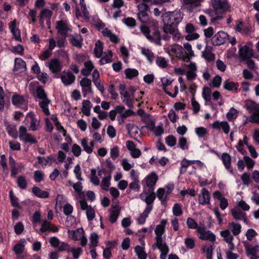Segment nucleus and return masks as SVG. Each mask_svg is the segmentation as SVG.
Returning <instances> with one entry per match:
<instances>
[{"label":"nucleus","mask_w":259,"mask_h":259,"mask_svg":"<svg viewBox=\"0 0 259 259\" xmlns=\"http://www.w3.org/2000/svg\"><path fill=\"white\" fill-rule=\"evenodd\" d=\"M197 235L200 239L213 242L215 240V236L209 230H206L204 225L199 226L197 230Z\"/></svg>","instance_id":"9d476101"},{"label":"nucleus","mask_w":259,"mask_h":259,"mask_svg":"<svg viewBox=\"0 0 259 259\" xmlns=\"http://www.w3.org/2000/svg\"><path fill=\"white\" fill-rule=\"evenodd\" d=\"M113 53L111 50H108L107 52L103 54L99 60V63L103 65L107 63H111L112 61Z\"/></svg>","instance_id":"c9c22d12"},{"label":"nucleus","mask_w":259,"mask_h":259,"mask_svg":"<svg viewBox=\"0 0 259 259\" xmlns=\"http://www.w3.org/2000/svg\"><path fill=\"white\" fill-rule=\"evenodd\" d=\"M80 11L78 8L76 9V16L77 18L79 17H82L85 19H89V13L88 10L87 6L85 7H81Z\"/></svg>","instance_id":"6e6d98bb"},{"label":"nucleus","mask_w":259,"mask_h":259,"mask_svg":"<svg viewBox=\"0 0 259 259\" xmlns=\"http://www.w3.org/2000/svg\"><path fill=\"white\" fill-rule=\"evenodd\" d=\"M102 33L103 36L109 38L111 41L113 42H118V38L117 36L114 34H113L109 29L105 28L102 30Z\"/></svg>","instance_id":"864d4df0"},{"label":"nucleus","mask_w":259,"mask_h":259,"mask_svg":"<svg viewBox=\"0 0 259 259\" xmlns=\"http://www.w3.org/2000/svg\"><path fill=\"white\" fill-rule=\"evenodd\" d=\"M139 13H138V17L139 20L141 22H145L147 21L148 19V11L149 10L148 6L145 3L139 4L137 6Z\"/></svg>","instance_id":"dca6fc26"},{"label":"nucleus","mask_w":259,"mask_h":259,"mask_svg":"<svg viewBox=\"0 0 259 259\" xmlns=\"http://www.w3.org/2000/svg\"><path fill=\"white\" fill-rule=\"evenodd\" d=\"M84 67L81 70V74L85 76H89L92 70L94 68V66L91 61H88L84 63Z\"/></svg>","instance_id":"a19ab883"},{"label":"nucleus","mask_w":259,"mask_h":259,"mask_svg":"<svg viewBox=\"0 0 259 259\" xmlns=\"http://www.w3.org/2000/svg\"><path fill=\"white\" fill-rule=\"evenodd\" d=\"M79 84L81 87V91L83 97H86L87 95L92 93V81L87 77L82 78L79 81Z\"/></svg>","instance_id":"f3484780"},{"label":"nucleus","mask_w":259,"mask_h":259,"mask_svg":"<svg viewBox=\"0 0 259 259\" xmlns=\"http://www.w3.org/2000/svg\"><path fill=\"white\" fill-rule=\"evenodd\" d=\"M248 141V139L246 135H244L243 140L240 139L238 141V144L235 146V148L238 150V151L242 154H244V153L246 152L245 150L243 148V146L245 145L247 147V145H249Z\"/></svg>","instance_id":"e433bc0d"},{"label":"nucleus","mask_w":259,"mask_h":259,"mask_svg":"<svg viewBox=\"0 0 259 259\" xmlns=\"http://www.w3.org/2000/svg\"><path fill=\"white\" fill-rule=\"evenodd\" d=\"M56 29L59 34L66 38L71 31V29L66 21L60 20L56 22Z\"/></svg>","instance_id":"9b49d317"},{"label":"nucleus","mask_w":259,"mask_h":259,"mask_svg":"<svg viewBox=\"0 0 259 259\" xmlns=\"http://www.w3.org/2000/svg\"><path fill=\"white\" fill-rule=\"evenodd\" d=\"M152 209V206H148V207H146L143 212L136 219L137 223L140 225L144 224Z\"/></svg>","instance_id":"c85d7f7f"},{"label":"nucleus","mask_w":259,"mask_h":259,"mask_svg":"<svg viewBox=\"0 0 259 259\" xmlns=\"http://www.w3.org/2000/svg\"><path fill=\"white\" fill-rule=\"evenodd\" d=\"M79 206L81 210L85 211L88 221H93L95 217V211L94 208L83 200H79Z\"/></svg>","instance_id":"f8f14e48"},{"label":"nucleus","mask_w":259,"mask_h":259,"mask_svg":"<svg viewBox=\"0 0 259 259\" xmlns=\"http://www.w3.org/2000/svg\"><path fill=\"white\" fill-rule=\"evenodd\" d=\"M125 74L126 78L128 79H132L133 78L139 75L138 71L134 68H128L125 70Z\"/></svg>","instance_id":"69168bd1"},{"label":"nucleus","mask_w":259,"mask_h":259,"mask_svg":"<svg viewBox=\"0 0 259 259\" xmlns=\"http://www.w3.org/2000/svg\"><path fill=\"white\" fill-rule=\"evenodd\" d=\"M156 247H157L161 252V254L160 255V258L166 259L167 254L169 252V248L167 245L166 243H165L157 245H153V249H155Z\"/></svg>","instance_id":"c756f323"},{"label":"nucleus","mask_w":259,"mask_h":259,"mask_svg":"<svg viewBox=\"0 0 259 259\" xmlns=\"http://www.w3.org/2000/svg\"><path fill=\"white\" fill-rule=\"evenodd\" d=\"M245 107L251 113L248 119L249 121L259 123V104L251 100H247L245 103Z\"/></svg>","instance_id":"7ed1b4c3"},{"label":"nucleus","mask_w":259,"mask_h":259,"mask_svg":"<svg viewBox=\"0 0 259 259\" xmlns=\"http://www.w3.org/2000/svg\"><path fill=\"white\" fill-rule=\"evenodd\" d=\"M32 192L35 196L40 198H47L49 196L47 191L42 190L37 187H33L32 189Z\"/></svg>","instance_id":"79ce46f5"},{"label":"nucleus","mask_w":259,"mask_h":259,"mask_svg":"<svg viewBox=\"0 0 259 259\" xmlns=\"http://www.w3.org/2000/svg\"><path fill=\"white\" fill-rule=\"evenodd\" d=\"M46 66L53 73L60 72L62 67L60 62L56 58L53 59L49 62L46 63Z\"/></svg>","instance_id":"b1692460"},{"label":"nucleus","mask_w":259,"mask_h":259,"mask_svg":"<svg viewBox=\"0 0 259 259\" xmlns=\"http://www.w3.org/2000/svg\"><path fill=\"white\" fill-rule=\"evenodd\" d=\"M222 160L225 168L230 174H233V170L231 167V158L230 155L227 153H223L222 155Z\"/></svg>","instance_id":"2f4dec72"},{"label":"nucleus","mask_w":259,"mask_h":259,"mask_svg":"<svg viewBox=\"0 0 259 259\" xmlns=\"http://www.w3.org/2000/svg\"><path fill=\"white\" fill-rule=\"evenodd\" d=\"M155 62L156 65L160 68H165L168 65V61L164 57L158 56L157 57Z\"/></svg>","instance_id":"052dcab7"},{"label":"nucleus","mask_w":259,"mask_h":259,"mask_svg":"<svg viewBox=\"0 0 259 259\" xmlns=\"http://www.w3.org/2000/svg\"><path fill=\"white\" fill-rule=\"evenodd\" d=\"M26 118L30 119V129L33 131H36L38 129L39 121L35 117L33 113L29 112L26 116Z\"/></svg>","instance_id":"7c9ffc66"},{"label":"nucleus","mask_w":259,"mask_h":259,"mask_svg":"<svg viewBox=\"0 0 259 259\" xmlns=\"http://www.w3.org/2000/svg\"><path fill=\"white\" fill-rule=\"evenodd\" d=\"M37 161L42 167H45L47 165H51L53 161L54 160V157L51 155L47 157L38 156L37 157Z\"/></svg>","instance_id":"72a5a7b5"},{"label":"nucleus","mask_w":259,"mask_h":259,"mask_svg":"<svg viewBox=\"0 0 259 259\" xmlns=\"http://www.w3.org/2000/svg\"><path fill=\"white\" fill-rule=\"evenodd\" d=\"M68 236L74 240H80V244L82 246L87 244L88 239L84 236V232L82 228H78L75 230H68Z\"/></svg>","instance_id":"6e6552de"},{"label":"nucleus","mask_w":259,"mask_h":259,"mask_svg":"<svg viewBox=\"0 0 259 259\" xmlns=\"http://www.w3.org/2000/svg\"><path fill=\"white\" fill-rule=\"evenodd\" d=\"M90 180L91 183L95 186H99L100 185V178L97 175V170L96 169H91Z\"/></svg>","instance_id":"680f3d73"},{"label":"nucleus","mask_w":259,"mask_h":259,"mask_svg":"<svg viewBox=\"0 0 259 259\" xmlns=\"http://www.w3.org/2000/svg\"><path fill=\"white\" fill-rule=\"evenodd\" d=\"M210 194L206 188H203L198 196V202L202 205L210 204Z\"/></svg>","instance_id":"5701e85b"},{"label":"nucleus","mask_w":259,"mask_h":259,"mask_svg":"<svg viewBox=\"0 0 259 259\" xmlns=\"http://www.w3.org/2000/svg\"><path fill=\"white\" fill-rule=\"evenodd\" d=\"M228 229L231 231L233 234L237 236L240 234L241 230V226L238 223H235L233 222L229 223L228 225Z\"/></svg>","instance_id":"37998d69"},{"label":"nucleus","mask_w":259,"mask_h":259,"mask_svg":"<svg viewBox=\"0 0 259 259\" xmlns=\"http://www.w3.org/2000/svg\"><path fill=\"white\" fill-rule=\"evenodd\" d=\"M239 87L237 83L231 81L229 80H226L224 83V88L230 91H236Z\"/></svg>","instance_id":"5fc2aeb1"},{"label":"nucleus","mask_w":259,"mask_h":259,"mask_svg":"<svg viewBox=\"0 0 259 259\" xmlns=\"http://www.w3.org/2000/svg\"><path fill=\"white\" fill-rule=\"evenodd\" d=\"M111 177L110 175H107L105 177H104L101 181L100 184L101 188L105 191L109 190L110 186V181Z\"/></svg>","instance_id":"3c124183"},{"label":"nucleus","mask_w":259,"mask_h":259,"mask_svg":"<svg viewBox=\"0 0 259 259\" xmlns=\"http://www.w3.org/2000/svg\"><path fill=\"white\" fill-rule=\"evenodd\" d=\"M19 138L21 141L25 142H28L33 144L36 143V141L34 137L28 133L27 132V128L23 125L19 127Z\"/></svg>","instance_id":"ddd939ff"},{"label":"nucleus","mask_w":259,"mask_h":259,"mask_svg":"<svg viewBox=\"0 0 259 259\" xmlns=\"http://www.w3.org/2000/svg\"><path fill=\"white\" fill-rule=\"evenodd\" d=\"M167 223V221L166 220L163 219L161 220L159 224L156 225L154 230L155 234V242L153 245H157L166 243L163 239L162 235L165 232V227Z\"/></svg>","instance_id":"423d86ee"},{"label":"nucleus","mask_w":259,"mask_h":259,"mask_svg":"<svg viewBox=\"0 0 259 259\" xmlns=\"http://www.w3.org/2000/svg\"><path fill=\"white\" fill-rule=\"evenodd\" d=\"M169 56L178 58L182 61L184 60L183 51L184 49L181 45L177 44H174L169 45L164 49Z\"/></svg>","instance_id":"0eeeda50"},{"label":"nucleus","mask_w":259,"mask_h":259,"mask_svg":"<svg viewBox=\"0 0 259 259\" xmlns=\"http://www.w3.org/2000/svg\"><path fill=\"white\" fill-rule=\"evenodd\" d=\"M238 116V112L236 109L232 107L226 114V118L229 121L235 120Z\"/></svg>","instance_id":"e2e57ef3"},{"label":"nucleus","mask_w":259,"mask_h":259,"mask_svg":"<svg viewBox=\"0 0 259 259\" xmlns=\"http://www.w3.org/2000/svg\"><path fill=\"white\" fill-rule=\"evenodd\" d=\"M158 177L155 173H151L145 178L146 185L149 188H152L156 184Z\"/></svg>","instance_id":"c03bdc74"},{"label":"nucleus","mask_w":259,"mask_h":259,"mask_svg":"<svg viewBox=\"0 0 259 259\" xmlns=\"http://www.w3.org/2000/svg\"><path fill=\"white\" fill-rule=\"evenodd\" d=\"M52 14V11L48 9H44L40 12L39 17L40 25L42 28H50L51 27V18Z\"/></svg>","instance_id":"1a4fd4ad"},{"label":"nucleus","mask_w":259,"mask_h":259,"mask_svg":"<svg viewBox=\"0 0 259 259\" xmlns=\"http://www.w3.org/2000/svg\"><path fill=\"white\" fill-rule=\"evenodd\" d=\"M211 3L216 14H223L230 11L231 6L227 0H212Z\"/></svg>","instance_id":"20e7f679"},{"label":"nucleus","mask_w":259,"mask_h":259,"mask_svg":"<svg viewBox=\"0 0 259 259\" xmlns=\"http://www.w3.org/2000/svg\"><path fill=\"white\" fill-rule=\"evenodd\" d=\"M19 25L18 22L16 19L8 24L9 28L13 38L18 41H21V31L18 28Z\"/></svg>","instance_id":"2eb2a0df"},{"label":"nucleus","mask_w":259,"mask_h":259,"mask_svg":"<svg viewBox=\"0 0 259 259\" xmlns=\"http://www.w3.org/2000/svg\"><path fill=\"white\" fill-rule=\"evenodd\" d=\"M163 23H172L177 25L183 19V14L179 10L168 12L162 16Z\"/></svg>","instance_id":"f03ea898"},{"label":"nucleus","mask_w":259,"mask_h":259,"mask_svg":"<svg viewBox=\"0 0 259 259\" xmlns=\"http://www.w3.org/2000/svg\"><path fill=\"white\" fill-rule=\"evenodd\" d=\"M103 44L102 42L98 40L95 43V46L94 50L95 56L97 58H100L103 55Z\"/></svg>","instance_id":"de8ad7c7"},{"label":"nucleus","mask_w":259,"mask_h":259,"mask_svg":"<svg viewBox=\"0 0 259 259\" xmlns=\"http://www.w3.org/2000/svg\"><path fill=\"white\" fill-rule=\"evenodd\" d=\"M119 91L122 102L127 106L131 107L135 100L134 91L128 92L125 89V85L121 84L119 86ZM135 100H137V99Z\"/></svg>","instance_id":"39448f33"},{"label":"nucleus","mask_w":259,"mask_h":259,"mask_svg":"<svg viewBox=\"0 0 259 259\" xmlns=\"http://www.w3.org/2000/svg\"><path fill=\"white\" fill-rule=\"evenodd\" d=\"M253 55L252 49L247 46H240L239 48V58L242 60L248 59L252 57Z\"/></svg>","instance_id":"6ab92c4d"},{"label":"nucleus","mask_w":259,"mask_h":259,"mask_svg":"<svg viewBox=\"0 0 259 259\" xmlns=\"http://www.w3.org/2000/svg\"><path fill=\"white\" fill-rule=\"evenodd\" d=\"M68 183L70 186H72L73 187L74 191L77 193V198L80 199L81 197L83 195L82 192V183L80 182H78L76 183H73L72 182L70 181L68 182Z\"/></svg>","instance_id":"f704fd0d"},{"label":"nucleus","mask_w":259,"mask_h":259,"mask_svg":"<svg viewBox=\"0 0 259 259\" xmlns=\"http://www.w3.org/2000/svg\"><path fill=\"white\" fill-rule=\"evenodd\" d=\"M135 252L139 259H146L147 254L144 247L139 245L136 246L135 248Z\"/></svg>","instance_id":"603ef678"},{"label":"nucleus","mask_w":259,"mask_h":259,"mask_svg":"<svg viewBox=\"0 0 259 259\" xmlns=\"http://www.w3.org/2000/svg\"><path fill=\"white\" fill-rule=\"evenodd\" d=\"M162 29L164 33L172 34L178 29V28L176 24L170 23H164Z\"/></svg>","instance_id":"09e8293b"},{"label":"nucleus","mask_w":259,"mask_h":259,"mask_svg":"<svg viewBox=\"0 0 259 259\" xmlns=\"http://www.w3.org/2000/svg\"><path fill=\"white\" fill-rule=\"evenodd\" d=\"M26 243V241L25 239H21L20 240V242L16 244L13 248L14 251H15V253L17 254H21L23 252L24 249V246L25 245Z\"/></svg>","instance_id":"8fccbe9b"},{"label":"nucleus","mask_w":259,"mask_h":259,"mask_svg":"<svg viewBox=\"0 0 259 259\" xmlns=\"http://www.w3.org/2000/svg\"><path fill=\"white\" fill-rule=\"evenodd\" d=\"M158 198L163 203L166 201V197L168 195L164 188H159L156 192Z\"/></svg>","instance_id":"bf43d9fd"},{"label":"nucleus","mask_w":259,"mask_h":259,"mask_svg":"<svg viewBox=\"0 0 259 259\" xmlns=\"http://www.w3.org/2000/svg\"><path fill=\"white\" fill-rule=\"evenodd\" d=\"M183 61L188 62L191 58L195 56V54L192 50L191 45L188 42L183 44Z\"/></svg>","instance_id":"4be33fe9"},{"label":"nucleus","mask_w":259,"mask_h":259,"mask_svg":"<svg viewBox=\"0 0 259 259\" xmlns=\"http://www.w3.org/2000/svg\"><path fill=\"white\" fill-rule=\"evenodd\" d=\"M12 102L14 105L22 108L24 111L27 109V101L22 96L18 94L14 95L12 97Z\"/></svg>","instance_id":"a211bd4d"},{"label":"nucleus","mask_w":259,"mask_h":259,"mask_svg":"<svg viewBox=\"0 0 259 259\" xmlns=\"http://www.w3.org/2000/svg\"><path fill=\"white\" fill-rule=\"evenodd\" d=\"M220 235L224 238V241L228 243V247L229 249L230 250H233L235 248V245L233 243L234 237L231 234L229 229H226L224 231H221Z\"/></svg>","instance_id":"aec40b11"},{"label":"nucleus","mask_w":259,"mask_h":259,"mask_svg":"<svg viewBox=\"0 0 259 259\" xmlns=\"http://www.w3.org/2000/svg\"><path fill=\"white\" fill-rule=\"evenodd\" d=\"M14 69L16 71H20V72L26 71L25 62L21 58H16L15 60Z\"/></svg>","instance_id":"58836bf2"},{"label":"nucleus","mask_w":259,"mask_h":259,"mask_svg":"<svg viewBox=\"0 0 259 259\" xmlns=\"http://www.w3.org/2000/svg\"><path fill=\"white\" fill-rule=\"evenodd\" d=\"M6 128L8 133L10 136L15 139L18 138V135L15 126L9 124L7 125Z\"/></svg>","instance_id":"774afa93"},{"label":"nucleus","mask_w":259,"mask_h":259,"mask_svg":"<svg viewBox=\"0 0 259 259\" xmlns=\"http://www.w3.org/2000/svg\"><path fill=\"white\" fill-rule=\"evenodd\" d=\"M80 144L83 150L88 154H91L92 153V149L90 148L89 145L88 140L87 138H83L80 140Z\"/></svg>","instance_id":"13d9d810"},{"label":"nucleus","mask_w":259,"mask_h":259,"mask_svg":"<svg viewBox=\"0 0 259 259\" xmlns=\"http://www.w3.org/2000/svg\"><path fill=\"white\" fill-rule=\"evenodd\" d=\"M140 197L142 200L146 202L147 204L146 207L148 206L153 207L152 204L155 199L154 193H152L149 194L144 192L140 194Z\"/></svg>","instance_id":"bb28decb"},{"label":"nucleus","mask_w":259,"mask_h":259,"mask_svg":"<svg viewBox=\"0 0 259 259\" xmlns=\"http://www.w3.org/2000/svg\"><path fill=\"white\" fill-rule=\"evenodd\" d=\"M61 79L65 85H69L74 82L75 76L70 72H63L61 75Z\"/></svg>","instance_id":"393cba45"},{"label":"nucleus","mask_w":259,"mask_h":259,"mask_svg":"<svg viewBox=\"0 0 259 259\" xmlns=\"http://www.w3.org/2000/svg\"><path fill=\"white\" fill-rule=\"evenodd\" d=\"M211 127L214 130L224 132L225 134H228L230 131V125L226 121L216 120L210 125Z\"/></svg>","instance_id":"4468645a"},{"label":"nucleus","mask_w":259,"mask_h":259,"mask_svg":"<svg viewBox=\"0 0 259 259\" xmlns=\"http://www.w3.org/2000/svg\"><path fill=\"white\" fill-rule=\"evenodd\" d=\"M231 214L235 219L243 220L245 223L247 224L246 213L239 208H235L232 209L231 210Z\"/></svg>","instance_id":"cd10ccee"},{"label":"nucleus","mask_w":259,"mask_h":259,"mask_svg":"<svg viewBox=\"0 0 259 259\" xmlns=\"http://www.w3.org/2000/svg\"><path fill=\"white\" fill-rule=\"evenodd\" d=\"M51 103V101L49 99L40 100L39 102V105L42 111L46 115H50V112L48 108L49 104Z\"/></svg>","instance_id":"49530a36"},{"label":"nucleus","mask_w":259,"mask_h":259,"mask_svg":"<svg viewBox=\"0 0 259 259\" xmlns=\"http://www.w3.org/2000/svg\"><path fill=\"white\" fill-rule=\"evenodd\" d=\"M116 113L120 114L121 118H125L130 115V110H125V108L123 106H117L115 107L114 110Z\"/></svg>","instance_id":"4d7b16f0"},{"label":"nucleus","mask_w":259,"mask_h":259,"mask_svg":"<svg viewBox=\"0 0 259 259\" xmlns=\"http://www.w3.org/2000/svg\"><path fill=\"white\" fill-rule=\"evenodd\" d=\"M121 165L122 166L124 170L127 171L130 170L134 166V162H130L126 158H123L121 160Z\"/></svg>","instance_id":"338daca9"},{"label":"nucleus","mask_w":259,"mask_h":259,"mask_svg":"<svg viewBox=\"0 0 259 259\" xmlns=\"http://www.w3.org/2000/svg\"><path fill=\"white\" fill-rule=\"evenodd\" d=\"M202 57L207 61H212L215 58V55L212 53L211 48L209 46H206L204 51L202 52Z\"/></svg>","instance_id":"a18cd8bd"},{"label":"nucleus","mask_w":259,"mask_h":259,"mask_svg":"<svg viewBox=\"0 0 259 259\" xmlns=\"http://www.w3.org/2000/svg\"><path fill=\"white\" fill-rule=\"evenodd\" d=\"M120 212V208L118 206L114 207L110 211L109 220L111 223L116 222Z\"/></svg>","instance_id":"ea45409f"},{"label":"nucleus","mask_w":259,"mask_h":259,"mask_svg":"<svg viewBox=\"0 0 259 259\" xmlns=\"http://www.w3.org/2000/svg\"><path fill=\"white\" fill-rule=\"evenodd\" d=\"M211 90L209 87H204L202 93V97L206 102L211 101Z\"/></svg>","instance_id":"0e129e2a"},{"label":"nucleus","mask_w":259,"mask_h":259,"mask_svg":"<svg viewBox=\"0 0 259 259\" xmlns=\"http://www.w3.org/2000/svg\"><path fill=\"white\" fill-rule=\"evenodd\" d=\"M92 107V104L89 100H83L82 102L81 111L84 115L89 116L91 114V110Z\"/></svg>","instance_id":"4c0bfd02"},{"label":"nucleus","mask_w":259,"mask_h":259,"mask_svg":"<svg viewBox=\"0 0 259 259\" xmlns=\"http://www.w3.org/2000/svg\"><path fill=\"white\" fill-rule=\"evenodd\" d=\"M203 0H183L182 4L190 11L199 7Z\"/></svg>","instance_id":"a878e982"},{"label":"nucleus","mask_w":259,"mask_h":259,"mask_svg":"<svg viewBox=\"0 0 259 259\" xmlns=\"http://www.w3.org/2000/svg\"><path fill=\"white\" fill-rule=\"evenodd\" d=\"M140 30L146 37L151 42L161 45V38L159 31L157 30L158 22L148 16L147 21L142 22Z\"/></svg>","instance_id":"f257e3e1"},{"label":"nucleus","mask_w":259,"mask_h":259,"mask_svg":"<svg viewBox=\"0 0 259 259\" xmlns=\"http://www.w3.org/2000/svg\"><path fill=\"white\" fill-rule=\"evenodd\" d=\"M228 35L223 31L217 32L212 38V42L214 45L220 46L223 45L226 41Z\"/></svg>","instance_id":"412c9836"},{"label":"nucleus","mask_w":259,"mask_h":259,"mask_svg":"<svg viewBox=\"0 0 259 259\" xmlns=\"http://www.w3.org/2000/svg\"><path fill=\"white\" fill-rule=\"evenodd\" d=\"M141 52L150 63L153 62L155 59V55L151 49L146 47H142Z\"/></svg>","instance_id":"473e14b6"}]
</instances>
